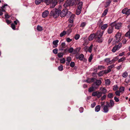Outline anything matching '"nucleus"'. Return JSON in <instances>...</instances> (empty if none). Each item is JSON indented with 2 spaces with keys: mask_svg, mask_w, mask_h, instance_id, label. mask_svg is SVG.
I'll return each instance as SVG.
<instances>
[{
  "mask_svg": "<svg viewBox=\"0 0 130 130\" xmlns=\"http://www.w3.org/2000/svg\"><path fill=\"white\" fill-rule=\"evenodd\" d=\"M96 87H95L94 86V87H93L92 85V86L90 87L88 89V91L89 92H91L94 90V88H95Z\"/></svg>",
  "mask_w": 130,
  "mask_h": 130,
  "instance_id": "obj_25",
  "label": "nucleus"
},
{
  "mask_svg": "<svg viewBox=\"0 0 130 130\" xmlns=\"http://www.w3.org/2000/svg\"><path fill=\"white\" fill-rule=\"evenodd\" d=\"M121 34L119 32H118L115 35L116 38L114 39L112 42V44H114L120 42L122 39L121 37Z\"/></svg>",
  "mask_w": 130,
  "mask_h": 130,
  "instance_id": "obj_3",
  "label": "nucleus"
},
{
  "mask_svg": "<svg viewBox=\"0 0 130 130\" xmlns=\"http://www.w3.org/2000/svg\"><path fill=\"white\" fill-rule=\"evenodd\" d=\"M101 106L100 105H98L96 106L95 108V111L96 112H99L100 110Z\"/></svg>",
  "mask_w": 130,
  "mask_h": 130,
  "instance_id": "obj_24",
  "label": "nucleus"
},
{
  "mask_svg": "<svg viewBox=\"0 0 130 130\" xmlns=\"http://www.w3.org/2000/svg\"><path fill=\"white\" fill-rule=\"evenodd\" d=\"M59 42V41L57 40H55L53 42V43L54 46V47H56L58 46V43Z\"/></svg>",
  "mask_w": 130,
  "mask_h": 130,
  "instance_id": "obj_21",
  "label": "nucleus"
},
{
  "mask_svg": "<svg viewBox=\"0 0 130 130\" xmlns=\"http://www.w3.org/2000/svg\"><path fill=\"white\" fill-rule=\"evenodd\" d=\"M81 49V48L80 47H78L75 50V51L77 53H78L79 52Z\"/></svg>",
  "mask_w": 130,
  "mask_h": 130,
  "instance_id": "obj_55",
  "label": "nucleus"
},
{
  "mask_svg": "<svg viewBox=\"0 0 130 130\" xmlns=\"http://www.w3.org/2000/svg\"><path fill=\"white\" fill-rule=\"evenodd\" d=\"M119 58L118 57H114L112 60V61H113V63H115L116 61Z\"/></svg>",
  "mask_w": 130,
  "mask_h": 130,
  "instance_id": "obj_45",
  "label": "nucleus"
},
{
  "mask_svg": "<svg viewBox=\"0 0 130 130\" xmlns=\"http://www.w3.org/2000/svg\"><path fill=\"white\" fill-rule=\"evenodd\" d=\"M86 23L85 22H83L81 23V25H80V27L84 28L86 26Z\"/></svg>",
  "mask_w": 130,
  "mask_h": 130,
  "instance_id": "obj_33",
  "label": "nucleus"
},
{
  "mask_svg": "<svg viewBox=\"0 0 130 130\" xmlns=\"http://www.w3.org/2000/svg\"><path fill=\"white\" fill-rule=\"evenodd\" d=\"M118 87L117 85H115L113 86V90L114 91H116L118 90Z\"/></svg>",
  "mask_w": 130,
  "mask_h": 130,
  "instance_id": "obj_44",
  "label": "nucleus"
},
{
  "mask_svg": "<svg viewBox=\"0 0 130 130\" xmlns=\"http://www.w3.org/2000/svg\"><path fill=\"white\" fill-rule=\"evenodd\" d=\"M110 107L109 103L108 102L106 103V105L103 106V110L104 112L105 113H107L109 111V108Z\"/></svg>",
  "mask_w": 130,
  "mask_h": 130,
  "instance_id": "obj_7",
  "label": "nucleus"
},
{
  "mask_svg": "<svg viewBox=\"0 0 130 130\" xmlns=\"http://www.w3.org/2000/svg\"><path fill=\"white\" fill-rule=\"evenodd\" d=\"M73 26H74V25H73V23H70V24L68 25V28H71Z\"/></svg>",
  "mask_w": 130,
  "mask_h": 130,
  "instance_id": "obj_53",
  "label": "nucleus"
},
{
  "mask_svg": "<svg viewBox=\"0 0 130 130\" xmlns=\"http://www.w3.org/2000/svg\"><path fill=\"white\" fill-rule=\"evenodd\" d=\"M66 61V59L65 58H63L60 59V62L61 63H64Z\"/></svg>",
  "mask_w": 130,
  "mask_h": 130,
  "instance_id": "obj_46",
  "label": "nucleus"
},
{
  "mask_svg": "<svg viewBox=\"0 0 130 130\" xmlns=\"http://www.w3.org/2000/svg\"><path fill=\"white\" fill-rule=\"evenodd\" d=\"M110 60V59L109 58H106L104 60V61L107 63V64H108V63H109Z\"/></svg>",
  "mask_w": 130,
  "mask_h": 130,
  "instance_id": "obj_52",
  "label": "nucleus"
},
{
  "mask_svg": "<svg viewBox=\"0 0 130 130\" xmlns=\"http://www.w3.org/2000/svg\"><path fill=\"white\" fill-rule=\"evenodd\" d=\"M108 12V10L107 9H106L104 11L103 13L102 14V17H103Z\"/></svg>",
  "mask_w": 130,
  "mask_h": 130,
  "instance_id": "obj_36",
  "label": "nucleus"
},
{
  "mask_svg": "<svg viewBox=\"0 0 130 130\" xmlns=\"http://www.w3.org/2000/svg\"><path fill=\"white\" fill-rule=\"evenodd\" d=\"M75 66V63L74 62H71L70 64V66L72 68H73Z\"/></svg>",
  "mask_w": 130,
  "mask_h": 130,
  "instance_id": "obj_49",
  "label": "nucleus"
},
{
  "mask_svg": "<svg viewBox=\"0 0 130 130\" xmlns=\"http://www.w3.org/2000/svg\"><path fill=\"white\" fill-rule=\"evenodd\" d=\"M84 58V56L83 54H81L79 57V59L80 60H82Z\"/></svg>",
  "mask_w": 130,
  "mask_h": 130,
  "instance_id": "obj_35",
  "label": "nucleus"
},
{
  "mask_svg": "<svg viewBox=\"0 0 130 130\" xmlns=\"http://www.w3.org/2000/svg\"><path fill=\"white\" fill-rule=\"evenodd\" d=\"M93 45L92 44H91L90 46L89 47H88V51L90 53L91 52Z\"/></svg>",
  "mask_w": 130,
  "mask_h": 130,
  "instance_id": "obj_27",
  "label": "nucleus"
},
{
  "mask_svg": "<svg viewBox=\"0 0 130 130\" xmlns=\"http://www.w3.org/2000/svg\"><path fill=\"white\" fill-rule=\"evenodd\" d=\"M120 92L119 90L116 91L115 92V94L116 95L120 96Z\"/></svg>",
  "mask_w": 130,
  "mask_h": 130,
  "instance_id": "obj_47",
  "label": "nucleus"
},
{
  "mask_svg": "<svg viewBox=\"0 0 130 130\" xmlns=\"http://www.w3.org/2000/svg\"><path fill=\"white\" fill-rule=\"evenodd\" d=\"M82 9L77 8L76 10V14L77 15H79L81 13Z\"/></svg>",
  "mask_w": 130,
  "mask_h": 130,
  "instance_id": "obj_28",
  "label": "nucleus"
},
{
  "mask_svg": "<svg viewBox=\"0 0 130 130\" xmlns=\"http://www.w3.org/2000/svg\"><path fill=\"white\" fill-rule=\"evenodd\" d=\"M122 23H118L116 24L115 25V29H120L121 27Z\"/></svg>",
  "mask_w": 130,
  "mask_h": 130,
  "instance_id": "obj_16",
  "label": "nucleus"
},
{
  "mask_svg": "<svg viewBox=\"0 0 130 130\" xmlns=\"http://www.w3.org/2000/svg\"><path fill=\"white\" fill-rule=\"evenodd\" d=\"M75 16V15H74V14H72L71 15V16H70V17L69 18V19H70L71 20H73Z\"/></svg>",
  "mask_w": 130,
  "mask_h": 130,
  "instance_id": "obj_59",
  "label": "nucleus"
},
{
  "mask_svg": "<svg viewBox=\"0 0 130 130\" xmlns=\"http://www.w3.org/2000/svg\"><path fill=\"white\" fill-rule=\"evenodd\" d=\"M80 35L78 34H77L75 35L74 39L76 40H78L80 37Z\"/></svg>",
  "mask_w": 130,
  "mask_h": 130,
  "instance_id": "obj_43",
  "label": "nucleus"
},
{
  "mask_svg": "<svg viewBox=\"0 0 130 130\" xmlns=\"http://www.w3.org/2000/svg\"><path fill=\"white\" fill-rule=\"evenodd\" d=\"M128 76V73L126 71L123 73L122 75V76L124 78H126Z\"/></svg>",
  "mask_w": 130,
  "mask_h": 130,
  "instance_id": "obj_31",
  "label": "nucleus"
},
{
  "mask_svg": "<svg viewBox=\"0 0 130 130\" xmlns=\"http://www.w3.org/2000/svg\"><path fill=\"white\" fill-rule=\"evenodd\" d=\"M102 95V93L101 92H99L98 91H96L93 92L92 94V96H97V97L99 98Z\"/></svg>",
  "mask_w": 130,
  "mask_h": 130,
  "instance_id": "obj_9",
  "label": "nucleus"
},
{
  "mask_svg": "<svg viewBox=\"0 0 130 130\" xmlns=\"http://www.w3.org/2000/svg\"><path fill=\"white\" fill-rule=\"evenodd\" d=\"M110 83V82L109 79H107L105 80V83L106 85H109Z\"/></svg>",
  "mask_w": 130,
  "mask_h": 130,
  "instance_id": "obj_40",
  "label": "nucleus"
},
{
  "mask_svg": "<svg viewBox=\"0 0 130 130\" xmlns=\"http://www.w3.org/2000/svg\"><path fill=\"white\" fill-rule=\"evenodd\" d=\"M110 107H112L114 105V101L112 100H110Z\"/></svg>",
  "mask_w": 130,
  "mask_h": 130,
  "instance_id": "obj_38",
  "label": "nucleus"
},
{
  "mask_svg": "<svg viewBox=\"0 0 130 130\" xmlns=\"http://www.w3.org/2000/svg\"><path fill=\"white\" fill-rule=\"evenodd\" d=\"M71 60V58L70 57H68L67 58L66 61L67 62H70Z\"/></svg>",
  "mask_w": 130,
  "mask_h": 130,
  "instance_id": "obj_56",
  "label": "nucleus"
},
{
  "mask_svg": "<svg viewBox=\"0 0 130 130\" xmlns=\"http://www.w3.org/2000/svg\"><path fill=\"white\" fill-rule=\"evenodd\" d=\"M58 69L59 71H62L63 69V66L62 65H61L59 66L58 67Z\"/></svg>",
  "mask_w": 130,
  "mask_h": 130,
  "instance_id": "obj_51",
  "label": "nucleus"
},
{
  "mask_svg": "<svg viewBox=\"0 0 130 130\" xmlns=\"http://www.w3.org/2000/svg\"><path fill=\"white\" fill-rule=\"evenodd\" d=\"M74 49L73 47H71L68 50V52L70 53H72Z\"/></svg>",
  "mask_w": 130,
  "mask_h": 130,
  "instance_id": "obj_42",
  "label": "nucleus"
},
{
  "mask_svg": "<svg viewBox=\"0 0 130 130\" xmlns=\"http://www.w3.org/2000/svg\"><path fill=\"white\" fill-rule=\"evenodd\" d=\"M122 43H119L117 45H116L113 47L111 50L113 52H115L117 50H119L122 47Z\"/></svg>",
  "mask_w": 130,
  "mask_h": 130,
  "instance_id": "obj_4",
  "label": "nucleus"
},
{
  "mask_svg": "<svg viewBox=\"0 0 130 130\" xmlns=\"http://www.w3.org/2000/svg\"><path fill=\"white\" fill-rule=\"evenodd\" d=\"M106 73L105 71H102L99 72L98 74L99 76H103L104 74H106V73Z\"/></svg>",
  "mask_w": 130,
  "mask_h": 130,
  "instance_id": "obj_22",
  "label": "nucleus"
},
{
  "mask_svg": "<svg viewBox=\"0 0 130 130\" xmlns=\"http://www.w3.org/2000/svg\"><path fill=\"white\" fill-rule=\"evenodd\" d=\"M72 31V29L71 28H69L67 30V33L68 35L69 34L71 33Z\"/></svg>",
  "mask_w": 130,
  "mask_h": 130,
  "instance_id": "obj_34",
  "label": "nucleus"
},
{
  "mask_svg": "<svg viewBox=\"0 0 130 130\" xmlns=\"http://www.w3.org/2000/svg\"><path fill=\"white\" fill-rule=\"evenodd\" d=\"M106 74L108 73L111 71V70L110 69H108L106 70H105Z\"/></svg>",
  "mask_w": 130,
  "mask_h": 130,
  "instance_id": "obj_61",
  "label": "nucleus"
},
{
  "mask_svg": "<svg viewBox=\"0 0 130 130\" xmlns=\"http://www.w3.org/2000/svg\"><path fill=\"white\" fill-rule=\"evenodd\" d=\"M101 83L102 82L100 80H96L95 82L92 85V86L93 87H94V86H95V87H98L101 84Z\"/></svg>",
  "mask_w": 130,
  "mask_h": 130,
  "instance_id": "obj_11",
  "label": "nucleus"
},
{
  "mask_svg": "<svg viewBox=\"0 0 130 130\" xmlns=\"http://www.w3.org/2000/svg\"><path fill=\"white\" fill-rule=\"evenodd\" d=\"M125 59V57H122L121 58L119 59L118 60V62H121L122 61H124Z\"/></svg>",
  "mask_w": 130,
  "mask_h": 130,
  "instance_id": "obj_48",
  "label": "nucleus"
},
{
  "mask_svg": "<svg viewBox=\"0 0 130 130\" xmlns=\"http://www.w3.org/2000/svg\"><path fill=\"white\" fill-rule=\"evenodd\" d=\"M103 24V22L101 19H100L97 22V25L99 26V27H100Z\"/></svg>",
  "mask_w": 130,
  "mask_h": 130,
  "instance_id": "obj_23",
  "label": "nucleus"
},
{
  "mask_svg": "<svg viewBox=\"0 0 130 130\" xmlns=\"http://www.w3.org/2000/svg\"><path fill=\"white\" fill-rule=\"evenodd\" d=\"M57 3V0H52L51 1L50 0V3H48L47 4H50V7L53 8L55 6Z\"/></svg>",
  "mask_w": 130,
  "mask_h": 130,
  "instance_id": "obj_5",
  "label": "nucleus"
},
{
  "mask_svg": "<svg viewBox=\"0 0 130 130\" xmlns=\"http://www.w3.org/2000/svg\"><path fill=\"white\" fill-rule=\"evenodd\" d=\"M62 7V6H60L59 9L55 8L53 9L51 11L50 15V16H53L55 18H57L59 16V13L61 11V10L60 9Z\"/></svg>",
  "mask_w": 130,
  "mask_h": 130,
  "instance_id": "obj_1",
  "label": "nucleus"
},
{
  "mask_svg": "<svg viewBox=\"0 0 130 130\" xmlns=\"http://www.w3.org/2000/svg\"><path fill=\"white\" fill-rule=\"evenodd\" d=\"M63 55V53H59L58 54V56L59 58H62Z\"/></svg>",
  "mask_w": 130,
  "mask_h": 130,
  "instance_id": "obj_37",
  "label": "nucleus"
},
{
  "mask_svg": "<svg viewBox=\"0 0 130 130\" xmlns=\"http://www.w3.org/2000/svg\"><path fill=\"white\" fill-rule=\"evenodd\" d=\"M68 10L67 9H63L62 11L59 13V15L61 17H63L66 15L68 12Z\"/></svg>",
  "mask_w": 130,
  "mask_h": 130,
  "instance_id": "obj_6",
  "label": "nucleus"
},
{
  "mask_svg": "<svg viewBox=\"0 0 130 130\" xmlns=\"http://www.w3.org/2000/svg\"><path fill=\"white\" fill-rule=\"evenodd\" d=\"M97 40L96 41L99 43H101L103 41V39L102 37H96Z\"/></svg>",
  "mask_w": 130,
  "mask_h": 130,
  "instance_id": "obj_12",
  "label": "nucleus"
},
{
  "mask_svg": "<svg viewBox=\"0 0 130 130\" xmlns=\"http://www.w3.org/2000/svg\"><path fill=\"white\" fill-rule=\"evenodd\" d=\"M43 0H35V3L36 5H38L43 2Z\"/></svg>",
  "mask_w": 130,
  "mask_h": 130,
  "instance_id": "obj_29",
  "label": "nucleus"
},
{
  "mask_svg": "<svg viewBox=\"0 0 130 130\" xmlns=\"http://www.w3.org/2000/svg\"><path fill=\"white\" fill-rule=\"evenodd\" d=\"M128 27L129 30L125 34V36L126 37H128L129 38H130V24L128 25Z\"/></svg>",
  "mask_w": 130,
  "mask_h": 130,
  "instance_id": "obj_17",
  "label": "nucleus"
},
{
  "mask_svg": "<svg viewBox=\"0 0 130 130\" xmlns=\"http://www.w3.org/2000/svg\"><path fill=\"white\" fill-rule=\"evenodd\" d=\"M100 90L101 91V92L102 93V94H105L107 92V89L105 88H101L100 89Z\"/></svg>",
  "mask_w": 130,
  "mask_h": 130,
  "instance_id": "obj_19",
  "label": "nucleus"
},
{
  "mask_svg": "<svg viewBox=\"0 0 130 130\" xmlns=\"http://www.w3.org/2000/svg\"><path fill=\"white\" fill-rule=\"evenodd\" d=\"M104 31H102L101 30H98L95 33V37H102Z\"/></svg>",
  "mask_w": 130,
  "mask_h": 130,
  "instance_id": "obj_8",
  "label": "nucleus"
},
{
  "mask_svg": "<svg viewBox=\"0 0 130 130\" xmlns=\"http://www.w3.org/2000/svg\"><path fill=\"white\" fill-rule=\"evenodd\" d=\"M104 67L102 66H99L98 67V70H101Z\"/></svg>",
  "mask_w": 130,
  "mask_h": 130,
  "instance_id": "obj_60",
  "label": "nucleus"
},
{
  "mask_svg": "<svg viewBox=\"0 0 130 130\" xmlns=\"http://www.w3.org/2000/svg\"><path fill=\"white\" fill-rule=\"evenodd\" d=\"M115 66L114 64H112L108 67V69H110L111 70Z\"/></svg>",
  "mask_w": 130,
  "mask_h": 130,
  "instance_id": "obj_57",
  "label": "nucleus"
},
{
  "mask_svg": "<svg viewBox=\"0 0 130 130\" xmlns=\"http://www.w3.org/2000/svg\"><path fill=\"white\" fill-rule=\"evenodd\" d=\"M49 13V11L48 10H45L42 13V16L43 18H45L47 16Z\"/></svg>",
  "mask_w": 130,
  "mask_h": 130,
  "instance_id": "obj_14",
  "label": "nucleus"
},
{
  "mask_svg": "<svg viewBox=\"0 0 130 130\" xmlns=\"http://www.w3.org/2000/svg\"><path fill=\"white\" fill-rule=\"evenodd\" d=\"M94 38L95 39H96V37H95V34L94 33L91 34L88 37V39L89 41H92L93 40Z\"/></svg>",
  "mask_w": 130,
  "mask_h": 130,
  "instance_id": "obj_13",
  "label": "nucleus"
},
{
  "mask_svg": "<svg viewBox=\"0 0 130 130\" xmlns=\"http://www.w3.org/2000/svg\"><path fill=\"white\" fill-rule=\"evenodd\" d=\"M53 52L55 54H57L58 52V49L56 48L53 50Z\"/></svg>",
  "mask_w": 130,
  "mask_h": 130,
  "instance_id": "obj_58",
  "label": "nucleus"
},
{
  "mask_svg": "<svg viewBox=\"0 0 130 130\" xmlns=\"http://www.w3.org/2000/svg\"><path fill=\"white\" fill-rule=\"evenodd\" d=\"M108 27V24H103L100 27L101 28L102 30H104L106 29Z\"/></svg>",
  "mask_w": 130,
  "mask_h": 130,
  "instance_id": "obj_18",
  "label": "nucleus"
},
{
  "mask_svg": "<svg viewBox=\"0 0 130 130\" xmlns=\"http://www.w3.org/2000/svg\"><path fill=\"white\" fill-rule=\"evenodd\" d=\"M37 30L39 31H41L42 30V28L40 26L38 25L37 27Z\"/></svg>",
  "mask_w": 130,
  "mask_h": 130,
  "instance_id": "obj_41",
  "label": "nucleus"
},
{
  "mask_svg": "<svg viewBox=\"0 0 130 130\" xmlns=\"http://www.w3.org/2000/svg\"><path fill=\"white\" fill-rule=\"evenodd\" d=\"M66 41L68 42H70L72 41V40L70 39L69 38H67L66 39Z\"/></svg>",
  "mask_w": 130,
  "mask_h": 130,
  "instance_id": "obj_62",
  "label": "nucleus"
},
{
  "mask_svg": "<svg viewBox=\"0 0 130 130\" xmlns=\"http://www.w3.org/2000/svg\"><path fill=\"white\" fill-rule=\"evenodd\" d=\"M83 3L82 2H79L78 4L77 8L82 9V6H83Z\"/></svg>",
  "mask_w": 130,
  "mask_h": 130,
  "instance_id": "obj_30",
  "label": "nucleus"
},
{
  "mask_svg": "<svg viewBox=\"0 0 130 130\" xmlns=\"http://www.w3.org/2000/svg\"><path fill=\"white\" fill-rule=\"evenodd\" d=\"M94 78H88L86 80V82L88 83L93 82L94 81Z\"/></svg>",
  "mask_w": 130,
  "mask_h": 130,
  "instance_id": "obj_20",
  "label": "nucleus"
},
{
  "mask_svg": "<svg viewBox=\"0 0 130 130\" xmlns=\"http://www.w3.org/2000/svg\"><path fill=\"white\" fill-rule=\"evenodd\" d=\"M113 27L112 26L109 27L107 29V32L109 34L112 33L113 31Z\"/></svg>",
  "mask_w": 130,
  "mask_h": 130,
  "instance_id": "obj_15",
  "label": "nucleus"
},
{
  "mask_svg": "<svg viewBox=\"0 0 130 130\" xmlns=\"http://www.w3.org/2000/svg\"><path fill=\"white\" fill-rule=\"evenodd\" d=\"M93 58V56L92 54L91 55L88 59V61L89 62H91V60Z\"/></svg>",
  "mask_w": 130,
  "mask_h": 130,
  "instance_id": "obj_50",
  "label": "nucleus"
},
{
  "mask_svg": "<svg viewBox=\"0 0 130 130\" xmlns=\"http://www.w3.org/2000/svg\"><path fill=\"white\" fill-rule=\"evenodd\" d=\"M123 14H125L127 15H130V8L128 9L126 8L123 9L122 12Z\"/></svg>",
  "mask_w": 130,
  "mask_h": 130,
  "instance_id": "obj_10",
  "label": "nucleus"
},
{
  "mask_svg": "<svg viewBox=\"0 0 130 130\" xmlns=\"http://www.w3.org/2000/svg\"><path fill=\"white\" fill-rule=\"evenodd\" d=\"M11 26L13 29L15 30V24H14L13 23L11 24Z\"/></svg>",
  "mask_w": 130,
  "mask_h": 130,
  "instance_id": "obj_54",
  "label": "nucleus"
},
{
  "mask_svg": "<svg viewBox=\"0 0 130 130\" xmlns=\"http://www.w3.org/2000/svg\"><path fill=\"white\" fill-rule=\"evenodd\" d=\"M67 32L65 30H63V32H61L60 35V36L61 37H62L66 34Z\"/></svg>",
  "mask_w": 130,
  "mask_h": 130,
  "instance_id": "obj_32",
  "label": "nucleus"
},
{
  "mask_svg": "<svg viewBox=\"0 0 130 130\" xmlns=\"http://www.w3.org/2000/svg\"><path fill=\"white\" fill-rule=\"evenodd\" d=\"M114 99L115 100V101L116 102H118L119 101V99L116 96L114 97Z\"/></svg>",
  "mask_w": 130,
  "mask_h": 130,
  "instance_id": "obj_64",
  "label": "nucleus"
},
{
  "mask_svg": "<svg viewBox=\"0 0 130 130\" xmlns=\"http://www.w3.org/2000/svg\"><path fill=\"white\" fill-rule=\"evenodd\" d=\"M124 89L125 88L124 87H120L119 88V91H120V92L122 93H123L124 91Z\"/></svg>",
  "mask_w": 130,
  "mask_h": 130,
  "instance_id": "obj_26",
  "label": "nucleus"
},
{
  "mask_svg": "<svg viewBox=\"0 0 130 130\" xmlns=\"http://www.w3.org/2000/svg\"><path fill=\"white\" fill-rule=\"evenodd\" d=\"M75 3V1L73 0H67L66 1L64 4L63 5V6L64 9H67V8L72 6Z\"/></svg>",
  "mask_w": 130,
  "mask_h": 130,
  "instance_id": "obj_2",
  "label": "nucleus"
},
{
  "mask_svg": "<svg viewBox=\"0 0 130 130\" xmlns=\"http://www.w3.org/2000/svg\"><path fill=\"white\" fill-rule=\"evenodd\" d=\"M113 94L112 93H110L107 96L109 98H113Z\"/></svg>",
  "mask_w": 130,
  "mask_h": 130,
  "instance_id": "obj_39",
  "label": "nucleus"
},
{
  "mask_svg": "<svg viewBox=\"0 0 130 130\" xmlns=\"http://www.w3.org/2000/svg\"><path fill=\"white\" fill-rule=\"evenodd\" d=\"M96 103L95 102H94L91 105V107L92 108H94L96 105Z\"/></svg>",
  "mask_w": 130,
  "mask_h": 130,
  "instance_id": "obj_63",
  "label": "nucleus"
}]
</instances>
